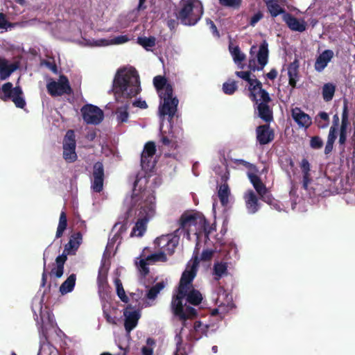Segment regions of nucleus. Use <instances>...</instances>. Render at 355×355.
<instances>
[{
    "mask_svg": "<svg viewBox=\"0 0 355 355\" xmlns=\"http://www.w3.org/2000/svg\"><path fill=\"white\" fill-rule=\"evenodd\" d=\"M147 182L145 177L137 178L130 196L125 197L123 202L127 218L135 213L137 221L130 232V237H141L147 230L148 222L156 214L155 196L150 190L142 189L141 186Z\"/></svg>",
    "mask_w": 355,
    "mask_h": 355,
    "instance_id": "f257e3e1",
    "label": "nucleus"
},
{
    "mask_svg": "<svg viewBox=\"0 0 355 355\" xmlns=\"http://www.w3.org/2000/svg\"><path fill=\"white\" fill-rule=\"evenodd\" d=\"M198 259L196 255L188 262L185 270L183 272L178 291L177 295L173 298L171 306L175 316L182 320V325L186 327L185 320L190 318L196 314V310L187 306L186 303L183 304L185 297L186 302L193 305H198L202 300V294L193 288V280L196 276Z\"/></svg>",
    "mask_w": 355,
    "mask_h": 355,
    "instance_id": "f03ea898",
    "label": "nucleus"
},
{
    "mask_svg": "<svg viewBox=\"0 0 355 355\" xmlns=\"http://www.w3.org/2000/svg\"><path fill=\"white\" fill-rule=\"evenodd\" d=\"M153 84L160 98L159 114L161 118L168 115L170 118L165 126L163 122L160 125V140L162 144L170 148H176L178 141L175 132L172 130L171 119L177 111L178 99L173 97L172 86L167 83L166 78L161 76H155Z\"/></svg>",
    "mask_w": 355,
    "mask_h": 355,
    "instance_id": "7ed1b4c3",
    "label": "nucleus"
},
{
    "mask_svg": "<svg viewBox=\"0 0 355 355\" xmlns=\"http://www.w3.org/2000/svg\"><path fill=\"white\" fill-rule=\"evenodd\" d=\"M139 77L132 67L119 69L112 83V91L115 100L123 102L137 96L141 92Z\"/></svg>",
    "mask_w": 355,
    "mask_h": 355,
    "instance_id": "20e7f679",
    "label": "nucleus"
},
{
    "mask_svg": "<svg viewBox=\"0 0 355 355\" xmlns=\"http://www.w3.org/2000/svg\"><path fill=\"white\" fill-rule=\"evenodd\" d=\"M236 75L248 83L252 100L256 102L259 116L266 121H270L272 116L268 103L270 101L269 94L262 89L261 83L250 71H236Z\"/></svg>",
    "mask_w": 355,
    "mask_h": 355,
    "instance_id": "39448f33",
    "label": "nucleus"
},
{
    "mask_svg": "<svg viewBox=\"0 0 355 355\" xmlns=\"http://www.w3.org/2000/svg\"><path fill=\"white\" fill-rule=\"evenodd\" d=\"M178 243V236L176 234H173L170 239V242L168 243L164 252L148 254L149 249L147 248H144L140 255V257L137 258L135 261V265L139 272L145 275L149 272L147 266L148 265L157 261H165L166 260L165 252H167L169 254H173Z\"/></svg>",
    "mask_w": 355,
    "mask_h": 355,
    "instance_id": "423d86ee",
    "label": "nucleus"
},
{
    "mask_svg": "<svg viewBox=\"0 0 355 355\" xmlns=\"http://www.w3.org/2000/svg\"><path fill=\"white\" fill-rule=\"evenodd\" d=\"M203 14V6L199 0H182L177 18L186 26L195 25Z\"/></svg>",
    "mask_w": 355,
    "mask_h": 355,
    "instance_id": "0eeeda50",
    "label": "nucleus"
},
{
    "mask_svg": "<svg viewBox=\"0 0 355 355\" xmlns=\"http://www.w3.org/2000/svg\"><path fill=\"white\" fill-rule=\"evenodd\" d=\"M44 295H39L35 296L32 303V310L34 316L37 320L38 316L40 318L42 322V329L43 334L44 331L50 328H53L55 325L54 316L49 311L46 306L43 305Z\"/></svg>",
    "mask_w": 355,
    "mask_h": 355,
    "instance_id": "6e6552de",
    "label": "nucleus"
},
{
    "mask_svg": "<svg viewBox=\"0 0 355 355\" xmlns=\"http://www.w3.org/2000/svg\"><path fill=\"white\" fill-rule=\"evenodd\" d=\"M268 60V44L266 41H263L258 49L255 45L251 47L248 61V68L251 71L262 70L267 64Z\"/></svg>",
    "mask_w": 355,
    "mask_h": 355,
    "instance_id": "1a4fd4ad",
    "label": "nucleus"
},
{
    "mask_svg": "<svg viewBox=\"0 0 355 355\" xmlns=\"http://www.w3.org/2000/svg\"><path fill=\"white\" fill-rule=\"evenodd\" d=\"M0 98L3 101L11 99L16 107L19 108L26 105L21 88L18 86L13 88L10 83H6L0 87Z\"/></svg>",
    "mask_w": 355,
    "mask_h": 355,
    "instance_id": "9d476101",
    "label": "nucleus"
},
{
    "mask_svg": "<svg viewBox=\"0 0 355 355\" xmlns=\"http://www.w3.org/2000/svg\"><path fill=\"white\" fill-rule=\"evenodd\" d=\"M216 304L218 307L211 311V314L213 315L218 314L220 318L224 317L225 314L234 308L232 297L223 288H220L218 291Z\"/></svg>",
    "mask_w": 355,
    "mask_h": 355,
    "instance_id": "9b49d317",
    "label": "nucleus"
},
{
    "mask_svg": "<svg viewBox=\"0 0 355 355\" xmlns=\"http://www.w3.org/2000/svg\"><path fill=\"white\" fill-rule=\"evenodd\" d=\"M46 89L52 96L69 94L71 92L69 80L64 76H60L58 80L50 79L46 84Z\"/></svg>",
    "mask_w": 355,
    "mask_h": 355,
    "instance_id": "f8f14e48",
    "label": "nucleus"
},
{
    "mask_svg": "<svg viewBox=\"0 0 355 355\" xmlns=\"http://www.w3.org/2000/svg\"><path fill=\"white\" fill-rule=\"evenodd\" d=\"M84 121L87 124L97 125L103 119V112L97 106L87 104L80 109Z\"/></svg>",
    "mask_w": 355,
    "mask_h": 355,
    "instance_id": "ddd939ff",
    "label": "nucleus"
},
{
    "mask_svg": "<svg viewBox=\"0 0 355 355\" xmlns=\"http://www.w3.org/2000/svg\"><path fill=\"white\" fill-rule=\"evenodd\" d=\"M63 157L67 162H73L77 159L76 153L75 134L73 130H68L63 141Z\"/></svg>",
    "mask_w": 355,
    "mask_h": 355,
    "instance_id": "4468645a",
    "label": "nucleus"
},
{
    "mask_svg": "<svg viewBox=\"0 0 355 355\" xmlns=\"http://www.w3.org/2000/svg\"><path fill=\"white\" fill-rule=\"evenodd\" d=\"M130 38L126 35L116 36L112 39H98V40H85L84 39L82 44L88 46H107L110 45L122 44L128 42Z\"/></svg>",
    "mask_w": 355,
    "mask_h": 355,
    "instance_id": "2eb2a0df",
    "label": "nucleus"
},
{
    "mask_svg": "<svg viewBox=\"0 0 355 355\" xmlns=\"http://www.w3.org/2000/svg\"><path fill=\"white\" fill-rule=\"evenodd\" d=\"M196 226L192 228V233L193 235L196 236L197 243L196 248L199 246V240L201 236L204 235L205 237H207L208 235L211 232L214 228L207 225V221L204 216L200 214H197Z\"/></svg>",
    "mask_w": 355,
    "mask_h": 355,
    "instance_id": "dca6fc26",
    "label": "nucleus"
},
{
    "mask_svg": "<svg viewBox=\"0 0 355 355\" xmlns=\"http://www.w3.org/2000/svg\"><path fill=\"white\" fill-rule=\"evenodd\" d=\"M155 153V145L153 142H148L144 148L141 156V164L145 169H150L155 165L153 156Z\"/></svg>",
    "mask_w": 355,
    "mask_h": 355,
    "instance_id": "f3484780",
    "label": "nucleus"
},
{
    "mask_svg": "<svg viewBox=\"0 0 355 355\" xmlns=\"http://www.w3.org/2000/svg\"><path fill=\"white\" fill-rule=\"evenodd\" d=\"M104 170L103 164L96 162L94 165L92 189L95 192H100L103 187Z\"/></svg>",
    "mask_w": 355,
    "mask_h": 355,
    "instance_id": "a211bd4d",
    "label": "nucleus"
},
{
    "mask_svg": "<svg viewBox=\"0 0 355 355\" xmlns=\"http://www.w3.org/2000/svg\"><path fill=\"white\" fill-rule=\"evenodd\" d=\"M125 317V329L128 333L136 327L141 314L139 311L133 309L130 307H127L123 312Z\"/></svg>",
    "mask_w": 355,
    "mask_h": 355,
    "instance_id": "6ab92c4d",
    "label": "nucleus"
},
{
    "mask_svg": "<svg viewBox=\"0 0 355 355\" xmlns=\"http://www.w3.org/2000/svg\"><path fill=\"white\" fill-rule=\"evenodd\" d=\"M128 227V222L123 220L122 222L116 223L112 230V238L109 239L107 247L110 248L113 246L115 243L119 245L121 241L122 235L125 233Z\"/></svg>",
    "mask_w": 355,
    "mask_h": 355,
    "instance_id": "aec40b11",
    "label": "nucleus"
},
{
    "mask_svg": "<svg viewBox=\"0 0 355 355\" xmlns=\"http://www.w3.org/2000/svg\"><path fill=\"white\" fill-rule=\"evenodd\" d=\"M197 214L200 213H189L184 214L182 216L180 224L182 231H184V234L188 239H190V236L192 233V228L196 226V220H197Z\"/></svg>",
    "mask_w": 355,
    "mask_h": 355,
    "instance_id": "412c9836",
    "label": "nucleus"
},
{
    "mask_svg": "<svg viewBox=\"0 0 355 355\" xmlns=\"http://www.w3.org/2000/svg\"><path fill=\"white\" fill-rule=\"evenodd\" d=\"M334 56L332 50L327 49L322 51L315 59L314 69L318 72H322L327 67Z\"/></svg>",
    "mask_w": 355,
    "mask_h": 355,
    "instance_id": "4be33fe9",
    "label": "nucleus"
},
{
    "mask_svg": "<svg viewBox=\"0 0 355 355\" xmlns=\"http://www.w3.org/2000/svg\"><path fill=\"white\" fill-rule=\"evenodd\" d=\"M165 287L164 282H158L149 289L146 294V298L139 302L141 307H147L153 304V302L156 298L159 292Z\"/></svg>",
    "mask_w": 355,
    "mask_h": 355,
    "instance_id": "5701e85b",
    "label": "nucleus"
},
{
    "mask_svg": "<svg viewBox=\"0 0 355 355\" xmlns=\"http://www.w3.org/2000/svg\"><path fill=\"white\" fill-rule=\"evenodd\" d=\"M244 200L247 211L249 214H255L260 208L257 197L252 190H248L244 193Z\"/></svg>",
    "mask_w": 355,
    "mask_h": 355,
    "instance_id": "b1692460",
    "label": "nucleus"
},
{
    "mask_svg": "<svg viewBox=\"0 0 355 355\" xmlns=\"http://www.w3.org/2000/svg\"><path fill=\"white\" fill-rule=\"evenodd\" d=\"M292 117L302 128H308L312 123L311 117L298 107L292 109Z\"/></svg>",
    "mask_w": 355,
    "mask_h": 355,
    "instance_id": "393cba45",
    "label": "nucleus"
},
{
    "mask_svg": "<svg viewBox=\"0 0 355 355\" xmlns=\"http://www.w3.org/2000/svg\"><path fill=\"white\" fill-rule=\"evenodd\" d=\"M248 175L254 188L259 193L261 199L266 202H269V201L266 200L268 198L266 196L268 195L267 193L266 188L265 185L261 182L260 178L257 175L250 173H248Z\"/></svg>",
    "mask_w": 355,
    "mask_h": 355,
    "instance_id": "a878e982",
    "label": "nucleus"
},
{
    "mask_svg": "<svg viewBox=\"0 0 355 355\" xmlns=\"http://www.w3.org/2000/svg\"><path fill=\"white\" fill-rule=\"evenodd\" d=\"M284 20L288 26L293 31L303 32L306 30V24L302 19H298L290 14L284 15Z\"/></svg>",
    "mask_w": 355,
    "mask_h": 355,
    "instance_id": "bb28decb",
    "label": "nucleus"
},
{
    "mask_svg": "<svg viewBox=\"0 0 355 355\" xmlns=\"http://www.w3.org/2000/svg\"><path fill=\"white\" fill-rule=\"evenodd\" d=\"M274 135L268 125H260L257 128V139L261 144H266L273 139Z\"/></svg>",
    "mask_w": 355,
    "mask_h": 355,
    "instance_id": "cd10ccee",
    "label": "nucleus"
},
{
    "mask_svg": "<svg viewBox=\"0 0 355 355\" xmlns=\"http://www.w3.org/2000/svg\"><path fill=\"white\" fill-rule=\"evenodd\" d=\"M300 64L297 60H295L288 67V76L289 79V85L293 87H295L296 83L299 79L298 70Z\"/></svg>",
    "mask_w": 355,
    "mask_h": 355,
    "instance_id": "c85d7f7f",
    "label": "nucleus"
},
{
    "mask_svg": "<svg viewBox=\"0 0 355 355\" xmlns=\"http://www.w3.org/2000/svg\"><path fill=\"white\" fill-rule=\"evenodd\" d=\"M300 168L302 173V185L304 189L308 190L309 184L311 182V165L309 162L304 159L300 163Z\"/></svg>",
    "mask_w": 355,
    "mask_h": 355,
    "instance_id": "c756f323",
    "label": "nucleus"
},
{
    "mask_svg": "<svg viewBox=\"0 0 355 355\" xmlns=\"http://www.w3.org/2000/svg\"><path fill=\"white\" fill-rule=\"evenodd\" d=\"M17 66L13 63H10L8 60L0 58V77L1 80L8 78L10 74L15 71Z\"/></svg>",
    "mask_w": 355,
    "mask_h": 355,
    "instance_id": "7c9ffc66",
    "label": "nucleus"
},
{
    "mask_svg": "<svg viewBox=\"0 0 355 355\" xmlns=\"http://www.w3.org/2000/svg\"><path fill=\"white\" fill-rule=\"evenodd\" d=\"M82 234L77 232L71 236L69 243L65 245L64 251L68 254H73L82 243Z\"/></svg>",
    "mask_w": 355,
    "mask_h": 355,
    "instance_id": "2f4dec72",
    "label": "nucleus"
},
{
    "mask_svg": "<svg viewBox=\"0 0 355 355\" xmlns=\"http://www.w3.org/2000/svg\"><path fill=\"white\" fill-rule=\"evenodd\" d=\"M183 327L181 329L179 334H177L175 337L176 344V351L175 355H188L191 352V346L188 344H183L182 339L180 336Z\"/></svg>",
    "mask_w": 355,
    "mask_h": 355,
    "instance_id": "473e14b6",
    "label": "nucleus"
},
{
    "mask_svg": "<svg viewBox=\"0 0 355 355\" xmlns=\"http://www.w3.org/2000/svg\"><path fill=\"white\" fill-rule=\"evenodd\" d=\"M218 196L223 207H227L230 202L231 193L228 185L225 183L221 184L218 191Z\"/></svg>",
    "mask_w": 355,
    "mask_h": 355,
    "instance_id": "72a5a7b5",
    "label": "nucleus"
},
{
    "mask_svg": "<svg viewBox=\"0 0 355 355\" xmlns=\"http://www.w3.org/2000/svg\"><path fill=\"white\" fill-rule=\"evenodd\" d=\"M230 52L233 58L234 62L241 69L243 68L242 62L245 60V55L242 53L240 49L237 46H234L233 44H230L229 46Z\"/></svg>",
    "mask_w": 355,
    "mask_h": 355,
    "instance_id": "f704fd0d",
    "label": "nucleus"
},
{
    "mask_svg": "<svg viewBox=\"0 0 355 355\" xmlns=\"http://www.w3.org/2000/svg\"><path fill=\"white\" fill-rule=\"evenodd\" d=\"M76 275L71 274L60 286V292L62 295H65L71 292L76 284Z\"/></svg>",
    "mask_w": 355,
    "mask_h": 355,
    "instance_id": "c9c22d12",
    "label": "nucleus"
},
{
    "mask_svg": "<svg viewBox=\"0 0 355 355\" xmlns=\"http://www.w3.org/2000/svg\"><path fill=\"white\" fill-rule=\"evenodd\" d=\"M208 325L204 324L200 322H196L193 325V329L191 332V336L193 339L198 340L202 335L207 334Z\"/></svg>",
    "mask_w": 355,
    "mask_h": 355,
    "instance_id": "e433bc0d",
    "label": "nucleus"
},
{
    "mask_svg": "<svg viewBox=\"0 0 355 355\" xmlns=\"http://www.w3.org/2000/svg\"><path fill=\"white\" fill-rule=\"evenodd\" d=\"M336 91V86L333 83H326L324 85L322 89V94L323 99L326 101H330L332 100Z\"/></svg>",
    "mask_w": 355,
    "mask_h": 355,
    "instance_id": "4c0bfd02",
    "label": "nucleus"
},
{
    "mask_svg": "<svg viewBox=\"0 0 355 355\" xmlns=\"http://www.w3.org/2000/svg\"><path fill=\"white\" fill-rule=\"evenodd\" d=\"M128 107L129 104L125 103L116 109V116L119 123H124L128 121L129 117Z\"/></svg>",
    "mask_w": 355,
    "mask_h": 355,
    "instance_id": "58836bf2",
    "label": "nucleus"
},
{
    "mask_svg": "<svg viewBox=\"0 0 355 355\" xmlns=\"http://www.w3.org/2000/svg\"><path fill=\"white\" fill-rule=\"evenodd\" d=\"M214 275L218 279L227 275V264L225 262L217 261L214 265Z\"/></svg>",
    "mask_w": 355,
    "mask_h": 355,
    "instance_id": "ea45409f",
    "label": "nucleus"
},
{
    "mask_svg": "<svg viewBox=\"0 0 355 355\" xmlns=\"http://www.w3.org/2000/svg\"><path fill=\"white\" fill-rule=\"evenodd\" d=\"M272 16L276 17L283 12L282 8L275 0H263Z\"/></svg>",
    "mask_w": 355,
    "mask_h": 355,
    "instance_id": "a19ab883",
    "label": "nucleus"
},
{
    "mask_svg": "<svg viewBox=\"0 0 355 355\" xmlns=\"http://www.w3.org/2000/svg\"><path fill=\"white\" fill-rule=\"evenodd\" d=\"M67 216L64 211H62L60 214V218H59V223L56 231L55 237L60 238L62 236L63 232L67 228Z\"/></svg>",
    "mask_w": 355,
    "mask_h": 355,
    "instance_id": "79ce46f5",
    "label": "nucleus"
},
{
    "mask_svg": "<svg viewBox=\"0 0 355 355\" xmlns=\"http://www.w3.org/2000/svg\"><path fill=\"white\" fill-rule=\"evenodd\" d=\"M114 284L116 286V293L119 297L121 299V300L123 302H128V297L125 295V292L123 289L122 283L121 280L118 278H116L114 279Z\"/></svg>",
    "mask_w": 355,
    "mask_h": 355,
    "instance_id": "37998d69",
    "label": "nucleus"
},
{
    "mask_svg": "<svg viewBox=\"0 0 355 355\" xmlns=\"http://www.w3.org/2000/svg\"><path fill=\"white\" fill-rule=\"evenodd\" d=\"M172 235L173 234L162 235L155 239V244L162 250V252L164 251L168 243L170 242Z\"/></svg>",
    "mask_w": 355,
    "mask_h": 355,
    "instance_id": "c03bdc74",
    "label": "nucleus"
},
{
    "mask_svg": "<svg viewBox=\"0 0 355 355\" xmlns=\"http://www.w3.org/2000/svg\"><path fill=\"white\" fill-rule=\"evenodd\" d=\"M137 42L141 46H142L146 50H149L150 48H152L155 45V38L154 37H138Z\"/></svg>",
    "mask_w": 355,
    "mask_h": 355,
    "instance_id": "a18cd8bd",
    "label": "nucleus"
},
{
    "mask_svg": "<svg viewBox=\"0 0 355 355\" xmlns=\"http://www.w3.org/2000/svg\"><path fill=\"white\" fill-rule=\"evenodd\" d=\"M318 125L320 128H325L329 124V115L324 112H321L318 114L316 118Z\"/></svg>",
    "mask_w": 355,
    "mask_h": 355,
    "instance_id": "49530a36",
    "label": "nucleus"
},
{
    "mask_svg": "<svg viewBox=\"0 0 355 355\" xmlns=\"http://www.w3.org/2000/svg\"><path fill=\"white\" fill-rule=\"evenodd\" d=\"M219 3L222 6L237 10L241 7L242 0H219Z\"/></svg>",
    "mask_w": 355,
    "mask_h": 355,
    "instance_id": "de8ad7c7",
    "label": "nucleus"
},
{
    "mask_svg": "<svg viewBox=\"0 0 355 355\" xmlns=\"http://www.w3.org/2000/svg\"><path fill=\"white\" fill-rule=\"evenodd\" d=\"M237 89V85L235 81H227L223 85V90L225 94L231 95Z\"/></svg>",
    "mask_w": 355,
    "mask_h": 355,
    "instance_id": "09e8293b",
    "label": "nucleus"
},
{
    "mask_svg": "<svg viewBox=\"0 0 355 355\" xmlns=\"http://www.w3.org/2000/svg\"><path fill=\"white\" fill-rule=\"evenodd\" d=\"M109 263H106V261L103 259L102 265L99 269L98 281L103 282L105 279L106 274L108 270Z\"/></svg>",
    "mask_w": 355,
    "mask_h": 355,
    "instance_id": "8fccbe9b",
    "label": "nucleus"
},
{
    "mask_svg": "<svg viewBox=\"0 0 355 355\" xmlns=\"http://www.w3.org/2000/svg\"><path fill=\"white\" fill-rule=\"evenodd\" d=\"M11 26L12 24L7 21L6 15L0 13V33L6 31Z\"/></svg>",
    "mask_w": 355,
    "mask_h": 355,
    "instance_id": "3c124183",
    "label": "nucleus"
},
{
    "mask_svg": "<svg viewBox=\"0 0 355 355\" xmlns=\"http://www.w3.org/2000/svg\"><path fill=\"white\" fill-rule=\"evenodd\" d=\"M323 145L322 140L319 137H313L310 141V146L313 149H320Z\"/></svg>",
    "mask_w": 355,
    "mask_h": 355,
    "instance_id": "603ef678",
    "label": "nucleus"
},
{
    "mask_svg": "<svg viewBox=\"0 0 355 355\" xmlns=\"http://www.w3.org/2000/svg\"><path fill=\"white\" fill-rule=\"evenodd\" d=\"M337 137V130L334 126H331L329 129L328 135L327 142L334 143Z\"/></svg>",
    "mask_w": 355,
    "mask_h": 355,
    "instance_id": "864d4df0",
    "label": "nucleus"
},
{
    "mask_svg": "<svg viewBox=\"0 0 355 355\" xmlns=\"http://www.w3.org/2000/svg\"><path fill=\"white\" fill-rule=\"evenodd\" d=\"M64 272V268L61 266H58L53 268L51 270V275L55 277L56 278H60Z\"/></svg>",
    "mask_w": 355,
    "mask_h": 355,
    "instance_id": "5fc2aeb1",
    "label": "nucleus"
},
{
    "mask_svg": "<svg viewBox=\"0 0 355 355\" xmlns=\"http://www.w3.org/2000/svg\"><path fill=\"white\" fill-rule=\"evenodd\" d=\"M132 105L140 109H146L148 107L146 102L144 100H142L141 98L135 100L132 102Z\"/></svg>",
    "mask_w": 355,
    "mask_h": 355,
    "instance_id": "6e6d98bb",
    "label": "nucleus"
},
{
    "mask_svg": "<svg viewBox=\"0 0 355 355\" xmlns=\"http://www.w3.org/2000/svg\"><path fill=\"white\" fill-rule=\"evenodd\" d=\"M214 251L209 249L204 250L201 254V260L208 261L211 259L213 256Z\"/></svg>",
    "mask_w": 355,
    "mask_h": 355,
    "instance_id": "4d7b16f0",
    "label": "nucleus"
},
{
    "mask_svg": "<svg viewBox=\"0 0 355 355\" xmlns=\"http://www.w3.org/2000/svg\"><path fill=\"white\" fill-rule=\"evenodd\" d=\"M268 198H266V200L268 201H269V202H268V204H270L272 208L277 209V211H282V208H281V206H280V204L278 201L274 200V199H272V198L268 195L266 196Z\"/></svg>",
    "mask_w": 355,
    "mask_h": 355,
    "instance_id": "13d9d810",
    "label": "nucleus"
},
{
    "mask_svg": "<svg viewBox=\"0 0 355 355\" xmlns=\"http://www.w3.org/2000/svg\"><path fill=\"white\" fill-rule=\"evenodd\" d=\"M263 17V14L261 12L255 13L250 19V24L254 26L255 24Z\"/></svg>",
    "mask_w": 355,
    "mask_h": 355,
    "instance_id": "bf43d9fd",
    "label": "nucleus"
},
{
    "mask_svg": "<svg viewBox=\"0 0 355 355\" xmlns=\"http://www.w3.org/2000/svg\"><path fill=\"white\" fill-rule=\"evenodd\" d=\"M66 260H67V256L64 255V254L58 256L55 260L56 266H61V267L64 268V264Z\"/></svg>",
    "mask_w": 355,
    "mask_h": 355,
    "instance_id": "052dcab7",
    "label": "nucleus"
},
{
    "mask_svg": "<svg viewBox=\"0 0 355 355\" xmlns=\"http://www.w3.org/2000/svg\"><path fill=\"white\" fill-rule=\"evenodd\" d=\"M207 24L208 26H209V28L211 30L213 34L215 35L216 36L218 37L219 34H218V32L217 31V28L215 26V24H214V22L211 20H210V19H207Z\"/></svg>",
    "mask_w": 355,
    "mask_h": 355,
    "instance_id": "680f3d73",
    "label": "nucleus"
},
{
    "mask_svg": "<svg viewBox=\"0 0 355 355\" xmlns=\"http://www.w3.org/2000/svg\"><path fill=\"white\" fill-rule=\"evenodd\" d=\"M103 314H104V316L105 318H106V320L107 322H109L110 324H114L116 323V319L115 317H112L106 310H104L103 311Z\"/></svg>",
    "mask_w": 355,
    "mask_h": 355,
    "instance_id": "e2e57ef3",
    "label": "nucleus"
},
{
    "mask_svg": "<svg viewBox=\"0 0 355 355\" xmlns=\"http://www.w3.org/2000/svg\"><path fill=\"white\" fill-rule=\"evenodd\" d=\"M141 352L143 355H153V347L144 346L141 349Z\"/></svg>",
    "mask_w": 355,
    "mask_h": 355,
    "instance_id": "0e129e2a",
    "label": "nucleus"
},
{
    "mask_svg": "<svg viewBox=\"0 0 355 355\" xmlns=\"http://www.w3.org/2000/svg\"><path fill=\"white\" fill-rule=\"evenodd\" d=\"M236 162L243 165L244 166H245L248 168L252 169V168H255L254 165H253L252 164H251V163H250L248 162H246V161H245L243 159H237Z\"/></svg>",
    "mask_w": 355,
    "mask_h": 355,
    "instance_id": "69168bd1",
    "label": "nucleus"
},
{
    "mask_svg": "<svg viewBox=\"0 0 355 355\" xmlns=\"http://www.w3.org/2000/svg\"><path fill=\"white\" fill-rule=\"evenodd\" d=\"M347 138V131L340 130L339 137V144L343 145L345 144Z\"/></svg>",
    "mask_w": 355,
    "mask_h": 355,
    "instance_id": "338daca9",
    "label": "nucleus"
},
{
    "mask_svg": "<svg viewBox=\"0 0 355 355\" xmlns=\"http://www.w3.org/2000/svg\"><path fill=\"white\" fill-rule=\"evenodd\" d=\"M333 146H334V143L327 141V144H326V146L324 148V153L326 155L329 154L333 149Z\"/></svg>",
    "mask_w": 355,
    "mask_h": 355,
    "instance_id": "774afa93",
    "label": "nucleus"
}]
</instances>
